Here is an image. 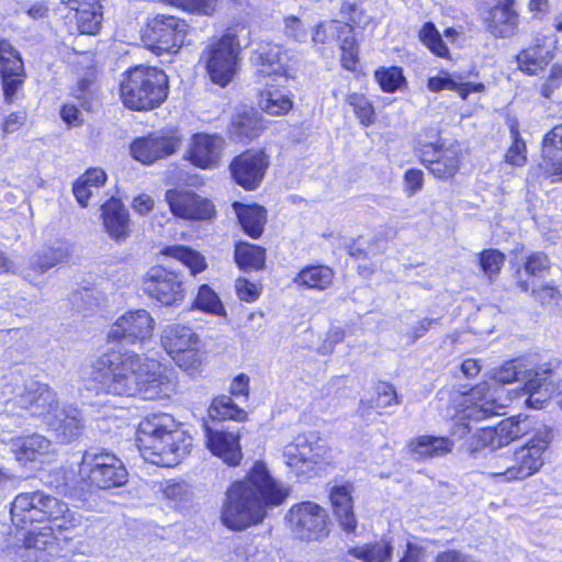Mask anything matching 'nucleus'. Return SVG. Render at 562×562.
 <instances>
[{
	"label": "nucleus",
	"mask_w": 562,
	"mask_h": 562,
	"mask_svg": "<svg viewBox=\"0 0 562 562\" xmlns=\"http://www.w3.org/2000/svg\"><path fill=\"white\" fill-rule=\"evenodd\" d=\"M90 376L99 391L114 396L139 395L151 401L169 397L176 389L158 361L134 351H106L93 362Z\"/></svg>",
	"instance_id": "1"
},
{
	"label": "nucleus",
	"mask_w": 562,
	"mask_h": 562,
	"mask_svg": "<svg viewBox=\"0 0 562 562\" xmlns=\"http://www.w3.org/2000/svg\"><path fill=\"white\" fill-rule=\"evenodd\" d=\"M289 491L269 472L262 461H256L247 475L226 492L222 506V522L232 530H244L263 521L268 510L281 505Z\"/></svg>",
	"instance_id": "2"
},
{
	"label": "nucleus",
	"mask_w": 562,
	"mask_h": 562,
	"mask_svg": "<svg viewBox=\"0 0 562 562\" xmlns=\"http://www.w3.org/2000/svg\"><path fill=\"white\" fill-rule=\"evenodd\" d=\"M136 445L145 461L175 467L189 454L192 438L171 415L161 413L139 423Z\"/></svg>",
	"instance_id": "3"
},
{
	"label": "nucleus",
	"mask_w": 562,
	"mask_h": 562,
	"mask_svg": "<svg viewBox=\"0 0 562 562\" xmlns=\"http://www.w3.org/2000/svg\"><path fill=\"white\" fill-rule=\"evenodd\" d=\"M553 437L552 428L541 425L525 445L514 451L492 454L487 461L486 474L499 484L531 477L544 465V456Z\"/></svg>",
	"instance_id": "4"
},
{
	"label": "nucleus",
	"mask_w": 562,
	"mask_h": 562,
	"mask_svg": "<svg viewBox=\"0 0 562 562\" xmlns=\"http://www.w3.org/2000/svg\"><path fill=\"white\" fill-rule=\"evenodd\" d=\"M12 525L25 529L33 522H48L57 531H71L83 524V516L59 498L43 491L18 494L10 508Z\"/></svg>",
	"instance_id": "5"
},
{
	"label": "nucleus",
	"mask_w": 562,
	"mask_h": 562,
	"mask_svg": "<svg viewBox=\"0 0 562 562\" xmlns=\"http://www.w3.org/2000/svg\"><path fill=\"white\" fill-rule=\"evenodd\" d=\"M520 375L525 384L516 391V397H524V404L528 408L542 409L558 392L555 373L548 364L522 370L520 361L510 360L496 369L493 378L496 382L506 384L519 380Z\"/></svg>",
	"instance_id": "6"
},
{
	"label": "nucleus",
	"mask_w": 562,
	"mask_h": 562,
	"mask_svg": "<svg viewBox=\"0 0 562 562\" xmlns=\"http://www.w3.org/2000/svg\"><path fill=\"white\" fill-rule=\"evenodd\" d=\"M168 76L156 67L136 66L130 69L121 83L124 105L135 111L159 106L167 98Z\"/></svg>",
	"instance_id": "7"
},
{
	"label": "nucleus",
	"mask_w": 562,
	"mask_h": 562,
	"mask_svg": "<svg viewBox=\"0 0 562 562\" xmlns=\"http://www.w3.org/2000/svg\"><path fill=\"white\" fill-rule=\"evenodd\" d=\"M79 476L82 488L88 491L120 487L127 482L123 462L105 450L86 451L79 465Z\"/></svg>",
	"instance_id": "8"
},
{
	"label": "nucleus",
	"mask_w": 562,
	"mask_h": 562,
	"mask_svg": "<svg viewBox=\"0 0 562 562\" xmlns=\"http://www.w3.org/2000/svg\"><path fill=\"white\" fill-rule=\"evenodd\" d=\"M241 46L236 34L227 32L209 41L201 54V60L212 82L225 87L238 71Z\"/></svg>",
	"instance_id": "9"
},
{
	"label": "nucleus",
	"mask_w": 562,
	"mask_h": 562,
	"mask_svg": "<svg viewBox=\"0 0 562 562\" xmlns=\"http://www.w3.org/2000/svg\"><path fill=\"white\" fill-rule=\"evenodd\" d=\"M328 457L327 445L313 432L297 435L283 448L284 462L299 479L312 476Z\"/></svg>",
	"instance_id": "10"
},
{
	"label": "nucleus",
	"mask_w": 562,
	"mask_h": 562,
	"mask_svg": "<svg viewBox=\"0 0 562 562\" xmlns=\"http://www.w3.org/2000/svg\"><path fill=\"white\" fill-rule=\"evenodd\" d=\"M285 520L293 538L304 542H319L329 533L327 510L311 501L294 504Z\"/></svg>",
	"instance_id": "11"
},
{
	"label": "nucleus",
	"mask_w": 562,
	"mask_h": 562,
	"mask_svg": "<svg viewBox=\"0 0 562 562\" xmlns=\"http://www.w3.org/2000/svg\"><path fill=\"white\" fill-rule=\"evenodd\" d=\"M465 407L458 414L452 426V435L462 439L470 434L472 423H477L493 415L499 414V411L507 404L498 402L491 393L487 383H480L472 387L464 398Z\"/></svg>",
	"instance_id": "12"
},
{
	"label": "nucleus",
	"mask_w": 562,
	"mask_h": 562,
	"mask_svg": "<svg viewBox=\"0 0 562 562\" xmlns=\"http://www.w3.org/2000/svg\"><path fill=\"white\" fill-rule=\"evenodd\" d=\"M485 30L498 38H510L520 24L516 0H476Z\"/></svg>",
	"instance_id": "13"
},
{
	"label": "nucleus",
	"mask_w": 562,
	"mask_h": 562,
	"mask_svg": "<svg viewBox=\"0 0 562 562\" xmlns=\"http://www.w3.org/2000/svg\"><path fill=\"white\" fill-rule=\"evenodd\" d=\"M143 290L166 306L178 304L184 299L182 277L164 266H154L146 272Z\"/></svg>",
	"instance_id": "14"
},
{
	"label": "nucleus",
	"mask_w": 562,
	"mask_h": 562,
	"mask_svg": "<svg viewBox=\"0 0 562 562\" xmlns=\"http://www.w3.org/2000/svg\"><path fill=\"white\" fill-rule=\"evenodd\" d=\"M155 321L146 310L128 311L111 326L108 339L125 344L144 342L151 337Z\"/></svg>",
	"instance_id": "15"
},
{
	"label": "nucleus",
	"mask_w": 562,
	"mask_h": 562,
	"mask_svg": "<svg viewBox=\"0 0 562 562\" xmlns=\"http://www.w3.org/2000/svg\"><path fill=\"white\" fill-rule=\"evenodd\" d=\"M166 201L177 217L192 221L209 220L214 214L211 201L189 190H168Z\"/></svg>",
	"instance_id": "16"
},
{
	"label": "nucleus",
	"mask_w": 562,
	"mask_h": 562,
	"mask_svg": "<svg viewBox=\"0 0 562 562\" xmlns=\"http://www.w3.org/2000/svg\"><path fill=\"white\" fill-rule=\"evenodd\" d=\"M55 530L52 524L29 530L19 553L21 562H53L57 548Z\"/></svg>",
	"instance_id": "17"
},
{
	"label": "nucleus",
	"mask_w": 562,
	"mask_h": 562,
	"mask_svg": "<svg viewBox=\"0 0 562 562\" xmlns=\"http://www.w3.org/2000/svg\"><path fill=\"white\" fill-rule=\"evenodd\" d=\"M150 36L159 50L177 52L183 44L189 32L184 20L172 15L158 14L150 23Z\"/></svg>",
	"instance_id": "18"
},
{
	"label": "nucleus",
	"mask_w": 562,
	"mask_h": 562,
	"mask_svg": "<svg viewBox=\"0 0 562 562\" xmlns=\"http://www.w3.org/2000/svg\"><path fill=\"white\" fill-rule=\"evenodd\" d=\"M18 404L32 416L44 418L46 423L60 407L56 393L47 384L37 381L25 386L24 392L18 398Z\"/></svg>",
	"instance_id": "19"
},
{
	"label": "nucleus",
	"mask_w": 562,
	"mask_h": 562,
	"mask_svg": "<svg viewBox=\"0 0 562 562\" xmlns=\"http://www.w3.org/2000/svg\"><path fill=\"white\" fill-rule=\"evenodd\" d=\"M288 52L281 46L261 42L251 53L250 61L262 76L292 77V67L288 63Z\"/></svg>",
	"instance_id": "20"
},
{
	"label": "nucleus",
	"mask_w": 562,
	"mask_h": 562,
	"mask_svg": "<svg viewBox=\"0 0 562 562\" xmlns=\"http://www.w3.org/2000/svg\"><path fill=\"white\" fill-rule=\"evenodd\" d=\"M267 167L268 160L262 151L247 150L234 158L231 171L239 186L254 190L261 183Z\"/></svg>",
	"instance_id": "21"
},
{
	"label": "nucleus",
	"mask_w": 562,
	"mask_h": 562,
	"mask_svg": "<svg viewBox=\"0 0 562 562\" xmlns=\"http://www.w3.org/2000/svg\"><path fill=\"white\" fill-rule=\"evenodd\" d=\"M180 146V139L173 135L151 134L135 139L131 145L133 158L150 165L172 155Z\"/></svg>",
	"instance_id": "22"
},
{
	"label": "nucleus",
	"mask_w": 562,
	"mask_h": 562,
	"mask_svg": "<svg viewBox=\"0 0 562 562\" xmlns=\"http://www.w3.org/2000/svg\"><path fill=\"white\" fill-rule=\"evenodd\" d=\"M205 443L213 456L220 458L224 463L236 467L243 459L240 436L236 431L214 429L204 427Z\"/></svg>",
	"instance_id": "23"
},
{
	"label": "nucleus",
	"mask_w": 562,
	"mask_h": 562,
	"mask_svg": "<svg viewBox=\"0 0 562 562\" xmlns=\"http://www.w3.org/2000/svg\"><path fill=\"white\" fill-rule=\"evenodd\" d=\"M70 254L68 243L57 240L50 246L43 247L38 252L34 254L26 266L22 267L21 276L32 281L34 278L44 274L48 269L65 261Z\"/></svg>",
	"instance_id": "24"
},
{
	"label": "nucleus",
	"mask_w": 562,
	"mask_h": 562,
	"mask_svg": "<svg viewBox=\"0 0 562 562\" xmlns=\"http://www.w3.org/2000/svg\"><path fill=\"white\" fill-rule=\"evenodd\" d=\"M9 447L15 460L22 465L42 462L45 457L54 451L52 441L41 434L14 437L11 439Z\"/></svg>",
	"instance_id": "25"
},
{
	"label": "nucleus",
	"mask_w": 562,
	"mask_h": 562,
	"mask_svg": "<svg viewBox=\"0 0 562 562\" xmlns=\"http://www.w3.org/2000/svg\"><path fill=\"white\" fill-rule=\"evenodd\" d=\"M539 168L552 182L562 179V124L543 136Z\"/></svg>",
	"instance_id": "26"
},
{
	"label": "nucleus",
	"mask_w": 562,
	"mask_h": 562,
	"mask_svg": "<svg viewBox=\"0 0 562 562\" xmlns=\"http://www.w3.org/2000/svg\"><path fill=\"white\" fill-rule=\"evenodd\" d=\"M422 164L438 179L446 180L459 169V156L453 148H442L432 144L422 149Z\"/></svg>",
	"instance_id": "27"
},
{
	"label": "nucleus",
	"mask_w": 562,
	"mask_h": 562,
	"mask_svg": "<svg viewBox=\"0 0 562 562\" xmlns=\"http://www.w3.org/2000/svg\"><path fill=\"white\" fill-rule=\"evenodd\" d=\"M47 425L61 443H69L77 439L85 427L81 412L72 405L59 407Z\"/></svg>",
	"instance_id": "28"
},
{
	"label": "nucleus",
	"mask_w": 562,
	"mask_h": 562,
	"mask_svg": "<svg viewBox=\"0 0 562 562\" xmlns=\"http://www.w3.org/2000/svg\"><path fill=\"white\" fill-rule=\"evenodd\" d=\"M224 140L217 135L195 134L192 136L189 157L200 168H212L217 165Z\"/></svg>",
	"instance_id": "29"
},
{
	"label": "nucleus",
	"mask_w": 562,
	"mask_h": 562,
	"mask_svg": "<svg viewBox=\"0 0 562 562\" xmlns=\"http://www.w3.org/2000/svg\"><path fill=\"white\" fill-rule=\"evenodd\" d=\"M352 486L349 484L336 485L330 490L329 498L334 515L339 526L347 533L356 531L358 522L353 513Z\"/></svg>",
	"instance_id": "30"
},
{
	"label": "nucleus",
	"mask_w": 562,
	"mask_h": 562,
	"mask_svg": "<svg viewBox=\"0 0 562 562\" xmlns=\"http://www.w3.org/2000/svg\"><path fill=\"white\" fill-rule=\"evenodd\" d=\"M199 337L189 326L180 323H171L162 327L160 344L171 357L198 346Z\"/></svg>",
	"instance_id": "31"
},
{
	"label": "nucleus",
	"mask_w": 562,
	"mask_h": 562,
	"mask_svg": "<svg viewBox=\"0 0 562 562\" xmlns=\"http://www.w3.org/2000/svg\"><path fill=\"white\" fill-rule=\"evenodd\" d=\"M102 218L111 238L121 241L130 235L128 211L119 200L111 199L102 205Z\"/></svg>",
	"instance_id": "32"
},
{
	"label": "nucleus",
	"mask_w": 562,
	"mask_h": 562,
	"mask_svg": "<svg viewBox=\"0 0 562 562\" xmlns=\"http://www.w3.org/2000/svg\"><path fill=\"white\" fill-rule=\"evenodd\" d=\"M541 425L542 424L538 425L533 417L521 414L503 419L496 426L498 443H501L503 448L526 435L531 432L533 435Z\"/></svg>",
	"instance_id": "33"
},
{
	"label": "nucleus",
	"mask_w": 562,
	"mask_h": 562,
	"mask_svg": "<svg viewBox=\"0 0 562 562\" xmlns=\"http://www.w3.org/2000/svg\"><path fill=\"white\" fill-rule=\"evenodd\" d=\"M233 209L236 213L238 222L244 232L251 238H258L262 235L267 222L266 209L252 204L247 205L240 202H235Z\"/></svg>",
	"instance_id": "34"
},
{
	"label": "nucleus",
	"mask_w": 562,
	"mask_h": 562,
	"mask_svg": "<svg viewBox=\"0 0 562 562\" xmlns=\"http://www.w3.org/2000/svg\"><path fill=\"white\" fill-rule=\"evenodd\" d=\"M427 88L431 92H440L442 90L456 91L463 100L472 92H482L483 83H471L462 81L461 76L441 71L439 75L428 78Z\"/></svg>",
	"instance_id": "35"
},
{
	"label": "nucleus",
	"mask_w": 562,
	"mask_h": 562,
	"mask_svg": "<svg viewBox=\"0 0 562 562\" xmlns=\"http://www.w3.org/2000/svg\"><path fill=\"white\" fill-rule=\"evenodd\" d=\"M415 459L439 458L451 452L453 443L447 437L418 436L408 443Z\"/></svg>",
	"instance_id": "36"
},
{
	"label": "nucleus",
	"mask_w": 562,
	"mask_h": 562,
	"mask_svg": "<svg viewBox=\"0 0 562 562\" xmlns=\"http://www.w3.org/2000/svg\"><path fill=\"white\" fill-rule=\"evenodd\" d=\"M553 55L550 49L543 45H532L522 49L517 56L518 68L530 75H538L552 60Z\"/></svg>",
	"instance_id": "37"
},
{
	"label": "nucleus",
	"mask_w": 562,
	"mask_h": 562,
	"mask_svg": "<svg viewBox=\"0 0 562 562\" xmlns=\"http://www.w3.org/2000/svg\"><path fill=\"white\" fill-rule=\"evenodd\" d=\"M334 279V271L327 266H307L303 268L293 282L297 286H304L313 290L327 289Z\"/></svg>",
	"instance_id": "38"
},
{
	"label": "nucleus",
	"mask_w": 562,
	"mask_h": 562,
	"mask_svg": "<svg viewBox=\"0 0 562 562\" xmlns=\"http://www.w3.org/2000/svg\"><path fill=\"white\" fill-rule=\"evenodd\" d=\"M89 82L82 80L78 85V90L75 92V99L78 101V104L67 103L64 104L60 110V116L64 122L68 125H81L82 117L78 105L86 111H90L92 109V94L88 90Z\"/></svg>",
	"instance_id": "39"
},
{
	"label": "nucleus",
	"mask_w": 562,
	"mask_h": 562,
	"mask_svg": "<svg viewBox=\"0 0 562 562\" xmlns=\"http://www.w3.org/2000/svg\"><path fill=\"white\" fill-rule=\"evenodd\" d=\"M347 553L361 562H391L393 548L385 540L348 549Z\"/></svg>",
	"instance_id": "40"
},
{
	"label": "nucleus",
	"mask_w": 562,
	"mask_h": 562,
	"mask_svg": "<svg viewBox=\"0 0 562 562\" xmlns=\"http://www.w3.org/2000/svg\"><path fill=\"white\" fill-rule=\"evenodd\" d=\"M235 261L241 270L262 269L266 261V250L249 243H239L235 247Z\"/></svg>",
	"instance_id": "41"
},
{
	"label": "nucleus",
	"mask_w": 562,
	"mask_h": 562,
	"mask_svg": "<svg viewBox=\"0 0 562 562\" xmlns=\"http://www.w3.org/2000/svg\"><path fill=\"white\" fill-rule=\"evenodd\" d=\"M258 105L268 114L283 115L293 108V101L292 98L284 91L278 89H267L261 91Z\"/></svg>",
	"instance_id": "42"
},
{
	"label": "nucleus",
	"mask_w": 562,
	"mask_h": 562,
	"mask_svg": "<svg viewBox=\"0 0 562 562\" xmlns=\"http://www.w3.org/2000/svg\"><path fill=\"white\" fill-rule=\"evenodd\" d=\"M261 123L257 113H244L232 123L231 134L238 142L251 140L259 136Z\"/></svg>",
	"instance_id": "43"
},
{
	"label": "nucleus",
	"mask_w": 562,
	"mask_h": 562,
	"mask_svg": "<svg viewBox=\"0 0 562 562\" xmlns=\"http://www.w3.org/2000/svg\"><path fill=\"white\" fill-rule=\"evenodd\" d=\"M162 255H166L168 257H172L180 262H182L184 266H187L192 274H196L199 272H202L206 268V263L204 260V257L186 246L181 245H172L164 248L161 251Z\"/></svg>",
	"instance_id": "44"
},
{
	"label": "nucleus",
	"mask_w": 562,
	"mask_h": 562,
	"mask_svg": "<svg viewBox=\"0 0 562 562\" xmlns=\"http://www.w3.org/2000/svg\"><path fill=\"white\" fill-rule=\"evenodd\" d=\"M209 417L220 420L243 422L247 418V413L239 408L232 397L223 395L213 400L209 407Z\"/></svg>",
	"instance_id": "45"
},
{
	"label": "nucleus",
	"mask_w": 562,
	"mask_h": 562,
	"mask_svg": "<svg viewBox=\"0 0 562 562\" xmlns=\"http://www.w3.org/2000/svg\"><path fill=\"white\" fill-rule=\"evenodd\" d=\"M352 31L350 23L339 21L321 22L314 29L312 41L314 44H325L333 38L340 41L346 34H351Z\"/></svg>",
	"instance_id": "46"
},
{
	"label": "nucleus",
	"mask_w": 562,
	"mask_h": 562,
	"mask_svg": "<svg viewBox=\"0 0 562 562\" xmlns=\"http://www.w3.org/2000/svg\"><path fill=\"white\" fill-rule=\"evenodd\" d=\"M75 16L78 29L82 34H95L102 22L101 5L97 2V4L91 5V8H82L76 11Z\"/></svg>",
	"instance_id": "47"
},
{
	"label": "nucleus",
	"mask_w": 562,
	"mask_h": 562,
	"mask_svg": "<svg viewBox=\"0 0 562 562\" xmlns=\"http://www.w3.org/2000/svg\"><path fill=\"white\" fill-rule=\"evenodd\" d=\"M346 102L352 108L362 125L370 126L374 123V109L363 94L350 93L347 95Z\"/></svg>",
	"instance_id": "48"
},
{
	"label": "nucleus",
	"mask_w": 562,
	"mask_h": 562,
	"mask_svg": "<svg viewBox=\"0 0 562 562\" xmlns=\"http://www.w3.org/2000/svg\"><path fill=\"white\" fill-rule=\"evenodd\" d=\"M419 40L426 45L435 55L446 57L449 53L448 47L443 43L440 33L437 31L434 23H425L419 31Z\"/></svg>",
	"instance_id": "49"
},
{
	"label": "nucleus",
	"mask_w": 562,
	"mask_h": 562,
	"mask_svg": "<svg viewBox=\"0 0 562 562\" xmlns=\"http://www.w3.org/2000/svg\"><path fill=\"white\" fill-rule=\"evenodd\" d=\"M375 79L384 92H395L405 82L403 71L398 67L381 68L375 71Z\"/></svg>",
	"instance_id": "50"
},
{
	"label": "nucleus",
	"mask_w": 562,
	"mask_h": 562,
	"mask_svg": "<svg viewBox=\"0 0 562 562\" xmlns=\"http://www.w3.org/2000/svg\"><path fill=\"white\" fill-rule=\"evenodd\" d=\"M194 305L200 310L215 315H222L224 313V306L217 294L206 284L200 286L199 293L194 300Z\"/></svg>",
	"instance_id": "51"
},
{
	"label": "nucleus",
	"mask_w": 562,
	"mask_h": 562,
	"mask_svg": "<svg viewBox=\"0 0 562 562\" xmlns=\"http://www.w3.org/2000/svg\"><path fill=\"white\" fill-rule=\"evenodd\" d=\"M513 144L505 155V161L509 165L521 167L527 162V147L526 143L520 138L519 132L516 127L510 128Z\"/></svg>",
	"instance_id": "52"
},
{
	"label": "nucleus",
	"mask_w": 562,
	"mask_h": 562,
	"mask_svg": "<svg viewBox=\"0 0 562 562\" xmlns=\"http://www.w3.org/2000/svg\"><path fill=\"white\" fill-rule=\"evenodd\" d=\"M283 35L297 43H305L308 38V30L303 21L295 15H288L283 20Z\"/></svg>",
	"instance_id": "53"
},
{
	"label": "nucleus",
	"mask_w": 562,
	"mask_h": 562,
	"mask_svg": "<svg viewBox=\"0 0 562 562\" xmlns=\"http://www.w3.org/2000/svg\"><path fill=\"white\" fill-rule=\"evenodd\" d=\"M341 65L347 70H355L358 63V47L355 37L346 34L340 40Z\"/></svg>",
	"instance_id": "54"
},
{
	"label": "nucleus",
	"mask_w": 562,
	"mask_h": 562,
	"mask_svg": "<svg viewBox=\"0 0 562 562\" xmlns=\"http://www.w3.org/2000/svg\"><path fill=\"white\" fill-rule=\"evenodd\" d=\"M502 448L498 443V434L496 427L482 428L477 431L474 438V442L471 445L472 452L479 451L480 449H490L494 451Z\"/></svg>",
	"instance_id": "55"
},
{
	"label": "nucleus",
	"mask_w": 562,
	"mask_h": 562,
	"mask_svg": "<svg viewBox=\"0 0 562 562\" xmlns=\"http://www.w3.org/2000/svg\"><path fill=\"white\" fill-rule=\"evenodd\" d=\"M504 255L501 251L488 249L482 252L480 262L485 274L492 277L499 272L504 263Z\"/></svg>",
	"instance_id": "56"
},
{
	"label": "nucleus",
	"mask_w": 562,
	"mask_h": 562,
	"mask_svg": "<svg viewBox=\"0 0 562 562\" xmlns=\"http://www.w3.org/2000/svg\"><path fill=\"white\" fill-rule=\"evenodd\" d=\"M376 398L373 401L376 408H386L400 404L393 385L380 382L375 387Z\"/></svg>",
	"instance_id": "57"
},
{
	"label": "nucleus",
	"mask_w": 562,
	"mask_h": 562,
	"mask_svg": "<svg viewBox=\"0 0 562 562\" xmlns=\"http://www.w3.org/2000/svg\"><path fill=\"white\" fill-rule=\"evenodd\" d=\"M178 5L191 13L211 15L216 10L217 0H178Z\"/></svg>",
	"instance_id": "58"
},
{
	"label": "nucleus",
	"mask_w": 562,
	"mask_h": 562,
	"mask_svg": "<svg viewBox=\"0 0 562 562\" xmlns=\"http://www.w3.org/2000/svg\"><path fill=\"white\" fill-rule=\"evenodd\" d=\"M235 289L237 296L245 302H255L260 295V288L246 278H238L235 281Z\"/></svg>",
	"instance_id": "59"
},
{
	"label": "nucleus",
	"mask_w": 562,
	"mask_h": 562,
	"mask_svg": "<svg viewBox=\"0 0 562 562\" xmlns=\"http://www.w3.org/2000/svg\"><path fill=\"white\" fill-rule=\"evenodd\" d=\"M549 269V259L543 252L531 254L525 263V271L535 277L541 276Z\"/></svg>",
	"instance_id": "60"
},
{
	"label": "nucleus",
	"mask_w": 562,
	"mask_h": 562,
	"mask_svg": "<svg viewBox=\"0 0 562 562\" xmlns=\"http://www.w3.org/2000/svg\"><path fill=\"white\" fill-rule=\"evenodd\" d=\"M176 363L186 371L196 368V366L201 362L200 353L196 349V346L189 347L188 350L181 351L171 357Z\"/></svg>",
	"instance_id": "61"
},
{
	"label": "nucleus",
	"mask_w": 562,
	"mask_h": 562,
	"mask_svg": "<svg viewBox=\"0 0 562 562\" xmlns=\"http://www.w3.org/2000/svg\"><path fill=\"white\" fill-rule=\"evenodd\" d=\"M406 188L409 192V195L415 194L420 191L424 183V175L423 171L418 169H409L405 172L404 176Z\"/></svg>",
	"instance_id": "62"
},
{
	"label": "nucleus",
	"mask_w": 562,
	"mask_h": 562,
	"mask_svg": "<svg viewBox=\"0 0 562 562\" xmlns=\"http://www.w3.org/2000/svg\"><path fill=\"white\" fill-rule=\"evenodd\" d=\"M532 296L539 301L541 304H550L555 301L559 296V291L557 288L552 285H540L539 288L532 289Z\"/></svg>",
	"instance_id": "63"
},
{
	"label": "nucleus",
	"mask_w": 562,
	"mask_h": 562,
	"mask_svg": "<svg viewBox=\"0 0 562 562\" xmlns=\"http://www.w3.org/2000/svg\"><path fill=\"white\" fill-rule=\"evenodd\" d=\"M436 562H480L473 557L456 550H448L437 555Z\"/></svg>",
	"instance_id": "64"
}]
</instances>
